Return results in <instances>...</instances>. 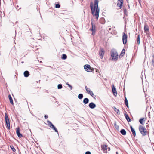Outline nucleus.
<instances>
[{"instance_id": "obj_1", "label": "nucleus", "mask_w": 154, "mask_h": 154, "mask_svg": "<svg viewBox=\"0 0 154 154\" xmlns=\"http://www.w3.org/2000/svg\"><path fill=\"white\" fill-rule=\"evenodd\" d=\"M99 0H94V8L92 3H91L90 5V7L91 10L92 14L94 16L96 17V19L97 20L99 17V14L100 9L98 8V3Z\"/></svg>"}, {"instance_id": "obj_2", "label": "nucleus", "mask_w": 154, "mask_h": 154, "mask_svg": "<svg viewBox=\"0 0 154 154\" xmlns=\"http://www.w3.org/2000/svg\"><path fill=\"white\" fill-rule=\"evenodd\" d=\"M111 57L112 60L116 61L118 58V55L116 50L112 49L110 52Z\"/></svg>"}, {"instance_id": "obj_3", "label": "nucleus", "mask_w": 154, "mask_h": 154, "mask_svg": "<svg viewBox=\"0 0 154 154\" xmlns=\"http://www.w3.org/2000/svg\"><path fill=\"white\" fill-rule=\"evenodd\" d=\"M139 130L140 133L143 136H145L149 134V132L147 131L145 128L140 125L139 127Z\"/></svg>"}, {"instance_id": "obj_4", "label": "nucleus", "mask_w": 154, "mask_h": 154, "mask_svg": "<svg viewBox=\"0 0 154 154\" xmlns=\"http://www.w3.org/2000/svg\"><path fill=\"white\" fill-rule=\"evenodd\" d=\"M5 119L7 128L8 130H9L10 129L9 120L8 115L6 113H5Z\"/></svg>"}, {"instance_id": "obj_5", "label": "nucleus", "mask_w": 154, "mask_h": 154, "mask_svg": "<svg viewBox=\"0 0 154 154\" xmlns=\"http://www.w3.org/2000/svg\"><path fill=\"white\" fill-rule=\"evenodd\" d=\"M47 122L48 123V125L51 128H52L54 130L55 132L57 133H58V131H57V129L56 128V127L54 126V125L51 123V122L49 120H48L47 121Z\"/></svg>"}, {"instance_id": "obj_6", "label": "nucleus", "mask_w": 154, "mask_h": 154, "mask_svg": "<svg viewBox=\"0 0 154 154\" xmlns=\"http://www.w3.org/2000/svg\"><path fill=\"white\" fill-rule=\"evenodd\" d=\"M127 38L128 36L124 32L122 36V41L124 44H125L127 42Z\"/></svg>"}, {"instance_id": "obj_7", "label": "nucleus", "mask_w": 154, "mask_h": 154, "mask_svg": "<svg viewBox=\"0 0 154 154\" xmlns=\"http://www.w3.org/2000/svg\"><path fill=\"white\" fill-rule=\"evenodd\" d=\"M105 51L103 48H100L99 51V55L100 58L102 59L103 58L104 54Z\"/></svg>"}, {"instance_id": "obj_8", "label": "nucleus", "mask_w": 154, "mask_h": 154, "mask_svg": "<svg viewBox=\"0 0 154 154\" xmlns=\"http://www.w3.org/2000/svg\"><path fill=\"white\" fill-rule=\"evenodd\" d=\"M85 69L87 71L90 72H91V69L90 67V66L89 65L86 64L84 66Z\"/></svg>"}, {"instance_id": "obj_9", "label": "nucleus", "mask_w": 154, "mask_h": 154, "mask_svg": "<svg viewBox=\"0 0 154 154\" xmlns=\"http://www.w3.org/2000/svg\"><path fill=\"white\" fill-rule=\"evenodd\" d=\"M123 2V0H118L117 5L121 8L122 6V4Z\"/></svg>"}, {"instance_id": "obj_10", "label": "nucleus", "mask_w": 154, "mask_h": 154, "mask_svg": "<svg viewBox=\"0 0 154 154\" xmlns=\"http://www.w3.org/2000/svg\"><path fill=\"white\" fill-rule=\"evenodd\" d=\"M16 133L19 138H21L23 137L22 135L20 133V129L19 128L17 129Z\"/></svg>"}, {"instance_id": "obj_11", "label": "nucleus", "mask_w": 154, "mask_h": 154, "mask_svg": "<svg viewBox=\"0 0 154 154\" xmlns=\"http://www.w3.org/2000/svg\"><path fill=\"white\" fill-rule=\"evenodd\" d=\"M102 150L104 152L106 153L107 150V146L106 145H101Z\"/></svg>"}, {"instance_id": "obj_12", "label": "nucleus", "mask_w": 154, "mask_h": 154, "mask_svg": "<svg viewBox=\"0 0 154 154\" xmlns=\"http://www.w3.org/2000/svg\"><path fill=\"white\" fill-rule=\"evenodd\" d=\"M89 107L91 109H93L96 106V104L93 102L90 103L88 105Z\"/></svg>"}, {"instance_id": "obj_13", "label": "nucleus", "mask_w": 154, "mask_h": 154, "mask_svg": "<svg viewBox=\"0 0 154 154\" xmlns=\"http://www.w3.org/2000/svg\"><path fill=\"white\" fill-rule=\"evenodd\" d=\"M112 91L114 95L115 96H116L117 95V93L116 91V88L113 85L112 87Z\"/></svg>"}, {"instance_id": "obj_14", "label": "nucleus", "mask_w": 154, "mask_h": 154, "mask_svg": "<svg viewBox=\"0 0 154 154\" xmlns=\"http://www.w3.org/2000/svg\"><path fill=\"white\" fill-rule=\"evenodd\" d=\"M130 127L131 131L132 132L133 134V135L134 137H135L136 136V132L134 129L131 126H130Z\"/></svg>"}, {"instance_id": "obj_15", "label": "nucleus", "mask_w": 154, "mask_h": 154, "mask_svg": "<svg viewBox=\"0 0 154 154\" xmlns=\"http://www.w3.org/2000/svg\"><path fill=\"white\" fill-rule=\"evenodd\" d=\"M29 75V72L28 71H26L24 72V76L26 77H28Z\"/></svg>"}, {"instance_id": "obj_16", "label": "nucleus", "mask_w": 154, "mask_h": 154, "mask_svg": "<svg viewBox=\"0 0 154 154\" xmlns=\"http://www.w3.org/2000/svg\"><path fill=\"white\" fill-rule=\"evenodd\" d=\"M89 101V99L87 98H85L83 100V102L85 104L88 103Z\"/></svg>"}, {"instance_id": "obj_17", "label": "nucleus", "mask_w": 154, "mask_h": 154, "mask_svg": "<svg viewBox=\"0 0 154 154\" xmlns=\"http://www.w3.org/2000/svg\"><path fill=\"white\" fill-rule=\"evenodd\" d=\"M144 30L145 31H148L149 30V28L148 25H147L146 24H145L144 26Z\"/></svg>"}, {"instance_id": "obj_18", "label": "nucleus", "mask_w": 154, "mask_h": 154, "mask_svg": "<svg viewBox=\"0 0 154 154\" xmlns=\"http://www.w3.org/2000/svg\"><path fill=\"white\" fill-rule=\"evenodd\" d=\"M113 108L114 110L116 112V113L118 115H119L120 114L119 111L118 109L116 108L115 106L113 107Z\"/></svg>"}, {"instance_id": "obj_19", "label": "nucleus", "mask_w": 154, "mask_h": 154, "mask_svg": "<svg viewBox=\"0 0 154 154\" xmlns=\"http://www.w3.org/2000/svg\"><path fill=\"white\" fill-rule=\"evenodd\" d=\"M125 116L126 119V120H127V121H128V122H129L131 121V119L129 118L127 114H125Z\"/></svg>"}, {"instance_id": "obj_20", "label": "nucleus", "mask_w": 154, "mask_h": 154, "mask_svg": "<svg viewBox=\"0 0 154 154\" xmlns=\"http://www.w3.org/2000/svg\"><path fill=\"white\" fill-rule=\"evenodd\" d=\"M100 23L102 24H104L105 23V20L104 18H101L100 20Z\"/></svg>"}, {"instance_id": "obj_21", "label": "nucleus", "mask_w": 154, "mask_h": 154, "mask_svg": "<svg viewBox=\"0 0 154 154\" xmlns=\"http://www.w3.org/2000/svg\"><path fill=\"white\" fill-rule=\"evenodd\" d=\"M144 119L145 118H142L141 119H140V120H139V122H140V123L142 124V125H143L144 124L145 122H144V121H145V120H144Z\"/></svg>"}, {"instance_id": "obj_22", "label": "nucleus", "mask_w": 154, "mask_h": 154, "mask_svg": "<svg viewBox=\"0 0 154 154\" xmlns=\"http://www.w3.org/2000/svg\"><path fill=\"white\" fill-rule=\"evenodd\" d=\"M120 132L121 134L123 135H125L126 134V131L124 129H121L120 131Z\"/></svg>"}, {"instance_id": "obj_23", "label": "nucleus", "mask_w": 154, "mask_h": 154, "mask_svg": "<svg viewBox=\"0 0 154 154\" xmlns=\"http://www.w3.org/2000/svg\"><path fill=\"white\" fill-rule=\"evenodd\" d=\"M91 25H92V28L90 29L91 30H95V26L93 24V21L91 22Z\"/></svg>"}, {"instance_id": "obj_24", "label": "nucleus", "mask_w": 154, "mask_h": 154, "mask_svg": "<svg viewBox=\"0 0 154 154\" xmlns=\"http://www.w3.org/2000/svg\"><path fill=\"white\" fill-rule=\"evenodd\" d=\"M8 98L9 99L10 103L12 105H13L14 103L13 102V100L12 99V98L11 95L9 94L8 95Z\"/></svg>"}, {"instance_id": "obj_25", "label": "nucleus", "mask_w": 154, "mask_h": 154, "mask_svg": "<svg viewBox=\"0 0 154 154\" xmlns=\"http://www.w3.org/2000/svg\"><path fill=\"white\" fill-rule=\"evenodd\" d=\"M87 93L92 97H93V95H94L93 92L91 91V90L88 91Z\"/></svg>"}, {"instance_id": "obj_26", "label": "nucleus", "mask_w": 154, "mask_h": 154, "mask_svg": "<svg viewBox=\"0 0 154 154\" xmlns=\"http://www.w3.org/2000/svg\"><path fill=\"white\" fill-rule=\"evenodd\" d=\"M67 57L66 55V54H63L62 55V59L65 60L67 58Z\"/></svg>"}, {"instance_id": "obj_27", "label": "nucleus", "mask_w": 154, "mask_h": 154, "mask_svg": "<svg viewBox=\"0 0 154 154\" xmlns=\"http://www.w3.org/2000/svg\"><path fill=\"white\" fill-rule=\"evenodd\" d=\"M83 97V95L82 94H79L78 96V98L79 99H82Z\"/></svg>"}, {"instance_id": "obj_28", "label": "nucleus", "mask_w": 154, "mask_h": 154, "mask_svg": "<svg viewBox=\"0 0 154 154\" xmlns=\"http://www.w3.org/2000/svg\"><path fill=\"white\" fill-rule=\"evenodd\" d=\"M137 40V44L138 45H139L140 44V35L139 34L138 35Z\"/></svg>"}, {"instance_id": "obj_29", "label": "nucleus", "mask_w": 154, "mask_h": 154, "mask_svg": "<svg viewBox=\"0 0 154 154\" xmlns=\"http://www.w3.org/2000/svg\"><path fill=\"white\" fill-rule=\"evenodd\" d=\"M125 52V50L124 49H123V50H122V51L121 52L120 55H122V56H123Z\"/></svg>"}, {"instance_id": "obj_30", "label": "nucleus", "mask_w": 154, "mask_h": 154, "mask_svg": "<svg viewBox=\"0 0 154 154\" xmlns=\"http://www.w3.org/2000/svg\"><path fill=\"white\" fill-rule=\"evenodd\" d=\"M10 148H11L12 151L13 152H15V151H16V149L13 146H11Z\"/></svg>"}, {"instance_id": "obj_31", "label": "nucleus", "mask_w": 154, "mask_h": 154, "mask_svg": "<svg viewBox=\"0 0 154 154\" xmlns=\"http://www.w3.org/2000/svg\"><path fill=\"white\" fill-rule=\"evenodd\" d=\"M62 88V85L61 84H59L57 86V88L58 89H61Z\"/></svg>"}, {"instance_id": "obj_32", "label": "nucleus", "mask_w": 154, "mask_h": 154, "mask_svg": "<svg viewBox=\"0 0 154 154\" xmlns=\"http://www.w3.org/2000/svg\"><path fill=\"white\" fill-rule=\"evenodd\" d=\"M66 85H68V87L69 88L70 90H72V86L69 84L68 83H66Z\"/></svg>"}, {"instance_id": "obj_33", "label": "nucleus", "mask_w": 154, "mask_h": 154, "mask_svg": "<svg viewBox=\"0 0 154 154\" xmlns=\"http://www.w3.org/2000/svg\"><path fill=\"white\" fill-rule=\"evenodd\" d=\"M60 5L59 4H57L55 5V8H60Z\"/></svg>"}, {"instance_id": "obj_34", "label": "nucleus", "mask_w": 154, "mask_h": 154, "mask_svg": "<svg viewBox=\"0 0 154 154\" xmlns=\"http://www.w3.org/2000/svg\"><path fill=\"white\" fill-rule=\"evenodd\" d=\"M85 88L86 91H87V92L88 91L90 90V89L89 88L87 87V86L86 85L85 86Z\"/></svg>"}, {"instance_id": "obj_35", "label": "nucleus", "mask_w": 154, "mask_h": 154, "mask_svg": "<svg viewBox=\"0 0 154 154\" xmlns=\"http://www.w3.org/2000/svg\"><path fill=\"white\" fill-rule=\"evenodd\" d=\"M152 65L154 67V60L152 59L151 60Z\"/></svg>"}, {"instance_id": "obj_36", "label": "nucleus", "mask_w": 154, "mask_h": 154, "mask_svg": "<svg viewBox=\"0 0 154 154\" xmlns=\"http://www.w3.org/2000/svg\"><path fill=\"white\" fill-rule=\"evenodd\" d=\"M92 31V35H94L95 34V30H91Z\"/></svg>"}, {"instance_id": "obj_37", "label": "nucleus", "mask_w": 154, "mask_h": 154, "mask_svg": "<svg viewBox=\"0 0 154 154\" xmlns=\"http://www.w3.org/2000/svg\"><path fill=\"white\" fill-rule=\"evenodd\" d=\"M125 103H128V100H127L126 97H125Z\"/></svg>"}, {"instance_id": "obj_38", "label": "nucleus", "mask_w": 154, "mask_h": 154, "mask_svg": "<svg viewBox=\"0 0 154 154\" xmlns=\"http://www.w3.org/2000/svg\"><path fill=\"white\" fill-rule=\"evenodd\" d=\"M126 12H127V10H126V9H125L124 10V14H125L126 15H127Z\"/></svg>"}, {"instance_id": "obj_39", "label": "nucleus", "mask_w": 154, "mask_h": 154, "mask_svg": "<svg viewBox=\"0 0 154 154\" xmlns=\"http://www.w3.org/2000/svg\"><path fill=\"white\" fill-rule=\"evenodd\" d=\"M48 116L47 115H45L44 117H45V119H47V118H48Z\"/></svg>"}, {"instance_id": "obj_40", "label": "nucleus", "mask_w": 154, "mask_h": 154, "mask_svg": "<svg viewBox=\"0 0 154 154\" xmlns=\"http://www.w3.org/2000/svg\"><path fill=\"white\" fill-rule=\"evenodd\" d=\"M85 154H91V153L89 151H87L85 152Z\"/></svg>"}, {"instance_id": "obj_41", "label": "nucleus", "mask_w": 154, "mask_h": 154, "mask_svg": "<svg viewBox=\"0 0 154 154\" xmlns=\"http://www.w3.org/2000/svg\"><path fill=\"white\" fill-rule=\"evenodd\" d=\"M125 103V105H126V106H127V107L128 108L129 106H128V103Z\"/></svg>"}, {"instance_id": "obj_42", "label": "nucleus", "mask_w": 154, "mask_h": 154, "mask_svg": "<svg viewBox=\"0 0 154 154\" xmlns=\"http://www.w3.org/2000/svg\"><path fill=\"white\" fill-rule=\"evenodd\" d=\"M115 127L116 128H119V126H117V125H116V124L115 123Z\"/></svg>"}, {"instance_id": "obj_43", "label": "nucleus", "mask_w": 154, "mask_h": 154, "mask_svg": "<svg viewBox=\"0 0 154 154\" xmlns=\"http://www.w3.org/2000/svg\"><path fill=\"white\" fill-rule=\"evenodd\" d=\"M107 150H108L109 151H110V148L109 147H107Z\"/></svg>"}, {"instance_id": "obj_44", "label": "nucleus", "mask_w": 154, "mask_h": 154, "mask_svg": "<svg viewBox=\"0 0 154 154\" xmlns=\"http://www.w3.org/2000/svg\"><path fill=\"white\" fill-rule=\"evenodd\" d=\"M111 30V28H109L108 29V30H109V31H110Z\"/></svg>"}, {"instance_id": "obj_45", "label": "nucleus", "mask_w": 154, "mask_h": 154, "mask_svg": "<svg viewBox=\"0 0 154 154\" xmlns=\"http://www.w3.org/2000/svg\"><path fill=\"white\" fill-rule=\"evenodd\" d=\"M53 98H54L55 100H56V99L54 97H53Z\"/></svg>"}, {"instance_id": "obj_46", "label": "nucleus", "mask_w": 154, "mask_h": 154, "mask_svg": "<svg viewBox=\"0 0 154 154\" xmlns=\"http://www.w3.org/2000/svg\"><path fill=\"white\" fill-rule=\"evenodd\" d=\"M152 57H153V59H154L153 60H154V55H153L152 56Z\"/></svg>"}, {"instance_id": "obj_47", "label": "nucleus", "mask_w": 154, "mask_h": 154, "mask_svg": "<svg viewBox=\"0 0 154 154\" xmlns=\"http://www.w3.org/2000/svg\"><path fill=\"white\" fill-rule=\"evenodd\" d=\"M24 63V62H23V61H22V62H21V63Z\"/></svg>"}, {"instance_id": "obj_48", "label": "nucleus", "mask_w": 154, "mask_h": 154, "mask_svg": "<svg viewBox=\"0 0 154 154\" xmlns=\"http://www.w3.org/2000/svg\"><path fill=\"white\" fill-rule=\"evenodd\" d=\"M116 154H118V152H116Z\"/></svg>"}, {"instance_id": "obj_49", "label": "nucleus", "mask_w": 154, "mask_h": 154, "mask_svg": "<svg viewBox=\"0 0 154 154\" xmlns=\"http://www.w3.org/2000/svg\"><path fill=\"white\" fill-rule=\"evenodd\" d=\"M128 7L129 8V5H128Z\"/></svg>"}, {"instance_id": "obj_50", "label": "nucleus", "mask_w": 154, "mask_h": 154, "mask_svg": "<svg viewBox=\"0 0 154 154\" xmlns=\"http://www.w3.org/2000/svg\"><path fill=\"white\" fill-rule=\"evenodd\" d=\"M113 28H115V27H113Z\"/></svg>"}, {"instance_id": "obj_51", "label": "nucleus", "mask_w": 154, "mask_h": 154, "mask_svg": "<svg viewBox=\"0 0 154 154\" xmlns=\"http://www.w3.org/2000/svg\"><path fill=\"white\" fill-rule=\"evenodd\" d=\"M0 2H1V0H0Z\"/></svg>"}]
</instances>
